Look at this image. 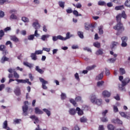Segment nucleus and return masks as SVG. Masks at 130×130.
Returning a JSON list of instances; mask_svg holds the SVG:
<instances>
[{"label":"nucleus","mask_w":130,"mask_h":130,"mask_svg":"<svg viewBox=\"0 0 130 130\" xmlns=\"http://www.w3.org/2000/svg\"><path fill=\"white\" fill-rule=\"evenodd\" d=\"M113 28L117 31V35H120L124 31V27L121 22L117 23V25L113 27Z\"/></svg>","instance_id":"obj_1"},{"label":"nucleus","mask_w":130,"mask_h":130,"mask_svg":"<svg viewBox=\"0 0 130 130\" xmlns=\"http://www.w3.org/2000/svg\"><path fill=\"white\" fill-rule=\"evenodd\" d=\"M130 82V79L128 78H125L123 81H122V84L119 85V88L120 90H122V91L124 90V86H126L128 83Z\"/></svg>","instance_id":"obj_2"},{"label":"nucleus","mask_w":130,"mask_h":130,"mask_svg":"<svg viewBox=\"0 0 130 130\" xmlns=\"http://www.w3.org/2000/svg\"><path fill=\"white\" fill-rule=\"evenodd\" d=\"M116 18L117 23H120V22H121V18L126 19V14H125L124 11H123L121 14H118Z\"/></svg>","instance_id":"obj_3"},{"label":"nucleus","mask_w":130,"mask_h":130,"mask_svg":"<svg viewBox=\"0 0 130 130\" xmlns=\"http://www.w3.org/2000/svg\"><path fill=\"white\" fill-rule=\"evenodd\" d=\"M24 105L22 107L23 114L24 116H27L28 115V113H27L28 111V102H24Z\"/></svg>","instance_id":"obj_4"},{"label":"nucleus","mask_w":130,"mask_h":130,"mask_svg":"<svg viewBox=\"0 0 130 130\" xmlns=\"http://www.w3.org/2000/svg\"><path fill=\"white\" fill-rule=\"evenodd\" d=\"M95 28V26L92 24L85 23V30H91V32H93V29Z\"/></svg>","instance_id":"obj_5"},{"label":"nucleus","mask_w":130,"mask_h":130,"mask_svg":"<svg viewBox=\"0 0 130 130\" xmlns=\"http://www.w3.org/2000/svg\"><path fill=\"white\" fill-rule=\"evenodd\" d=\"M39 80H40V82H41V83L42 84L43 89H44V90H47V86H46V85H45V84H48V81L45 80L44 79H43L41 77L39 78Z\"/></svg>","instance_id":"obj_6"},{"label":"nucleus","mask_w":130,"mask_h":130,"mask_svg":"<svg viewBox=\"0 0 130 130\" xmlns=\"http://www.w3.org/2000/svg\"><path fill=\"white\" fill-rule=\"evenodd\" d=\"M32 27L38 30V29L40 28V24H39V22H38V20H36V22L32 23Z\"/></svg>","instance_id":"obj_7"},{"label":"nucleus","mask_w":130,"mask_h":130,"mask_svg":"<svg viewBox=\"0 0 130 130\" xmlns=\"http://www.w3.org/2000/svg\"><path fill=\"white\" fill-rule=\"evenodd\" d=\"M90 100L91 103L95 104V103H96V101L97 100V97L96 96V95L92 94L91 95H90Z\"/></svg>","instance_id":"obj_8"},{"label":"nucleus","mask_w":130,"mask_h":130,"mask_svg":"<svg viewBox=\"0 0 130 130\" xmlns=\"http://www.w3.org/2000/svg\"><path fill=\"white\" fill-rule=\"evenodd\" d=\"M119 114H120L121 116L122 117H124V118H127V119H129L130 118V114L127 113H124L123 112H120Z\"/></svg>","instance_id":"obj_9"},{"label":"nucleus","mask_w":130,"mask_h":130,"mask_svg":"<svg viewBox=\"0 0 130 130\" xmlns=\"http://www.w3.org/2000/svg\"><path fill=\"white\" fill-rule=\"evenodd\" d=\"M10 40L14 42H20V40L15 35L10 36Z\"/></svg>","instance_id":"obj_10"},{"label":"nucleus","mask_w":130,"mask_h":130,"mask_svg":"<svg viewBox=\"0 0 130 130\" xmlns=\"http://www.w3.org/2000/svg\"><path fill=\"white\" fill-rule=\"evenodd\" d=\"M15 95L16 96H19V95H21V89H20V87L17 86L14 91Z\"/></svg>","instance_id":"obj_11"},{"label":"nucleus","mask_w":130,"mask_h":130,"mask_svg":"<svg viewBox=\"0 0 130 130\" xmlns=\"http://www.w3.org/2000/svg\"><path fill=\"white\" fill-rule=\"evenodd\" d=\"M62 40H62V36L59 35L57 36H53L52 37V40L53 41H57V40Z\"/></svg>","instance_id":"obj_12"},{"label":"nucleus","mask_w":130,"mask_h":130,"mask_svg":"<svg viewBox=\"0 0 130 130\" xmlns=\"http://www.w3.org/2000/svg\"><path fill=\"white\" fill-rule=\"evenodd\" d=\"M73 35H71V32H68L66 34V37L64 38L63 37H62V40L63 41H66V40H68V39H70V38H71V37H73Z\"/></svg>","instance_id":"obj_13"},{"label":"nucleus","mask_w":130,"mask_h":130,"mask_svg":"<svg viewBox=\"0 0 130 130\" xmlns=\"http://www.w3.org/2000/svg\"><path fill=\"white\" fill-rule=\"evenodd\" d=\"M24 66H25V67H27V68H29V69H32L33 67H34V64L32 63H30L27 61L23 62Z\"/></svg>","instance_id":"obj_14"},{"label":"nucleus","mask_w":130,"mask_h":130,"mask_svg":"<svg viewBox=\"0 0 130 130\" xmlns=\"http://www.w3.org/2000/svg\"><path fill=\"white\" fill-rule=\"evenodd\" d=\"M103 95L105 97L109 98L110 97V95H111V93L107 90H105L102 93Z\"/></svg>","instance_id":"obj_15"},{"label":"nucleus","mask_w":130,"mask_h":130,"mask_svg":"<svg viewBox=\"0 0 130 130\" xmlns=\"http://www.w3.org/2000/svg\"><path fill=\"white\" fill-rule=\"evenodd\" d=\"M30 118H31V119H34L35 121L34 122L35 124L39 122V119H38V117H36L35 115L30 116Z\"/></svg>","instance_id":"obj_16"},{"label":"nucleus","mask_w":130,"mask_h":130,"mask_svg":"<svg viewBox=\"0 0 130 130\" xmlns=\"http://www.w3.org/2000/svg\"><path fill=\"white\" fill-rule=\"evenodd\" d=\"M35 70L37 72H38V73H39V74H42L44 73V71L40 69L39 66H36Z\"/></svg>","instance_id":"obj_17"},{"label":"nucleus","mask_w":130,"mask_h":130,"mask_svg":"<svg viewBox=\"0 0 130 130\" xmlns=\"http://www.w3.org/2000/svg\"><path fill=\"white\" fill-rule=\"evenodd\" d=\"M119 45V43L117 42H112V46H111V48L112 49H114L116 47L118 46Z\"/></svg>","instance_id":"obj_18"},{"label":"nucleus","mask_w":130,"mask_h":130,"mask_svg":"<svg viewBox=\"0 0 130 130\" xmlns=\"http://www.w3.org/2000/svg\"><path fill=\"white\" fill-rule=\"evenodd\" d=\"M83 111V110H81V109L79 107L76 108V111H78V114L80 116L84 114V112Z\"/></svg>","instance_id":"obj_19"},{"label":"nucleus","mask_w":130,"mask_h":130,"mask_svg":"<svg viewBox=\"0 0 130 130\" xmlns=\"http://www.w3.org/2000/svg\"><path fill=\"white\" fill-rule=\"evenodd\" d=\"M9 58L8 57H7L5 55L2 57L1 60V62L2 63H5L6 61H8Z\"/></svg>","instance_id":"obj_20"},{"label":"nucleus","mask_w":130,"mask_h":130,"mask_svg":"<svg viewBox=\"0 0 130 130\" xmlns=\"http://www.w3.org/2000/svg\"><path fill=\"white\" fill-rule=\"evenodd\" d=\"M35 110L36 114H43V111L37 107L35 108Z\"/></svg>","instance_id":"obj_21"},{"label":"nucleus","mask_w":130,"mask_h":130,"mask_svg":"<svg viewBox=\"0 0 130 130\" xmlns=\"http://www.w3.org/2000/svg\"><path fill=\"white\" fill-rule=\"evenodd\" d=\"M112 122H114V123H118L119 124H122V121L119 119H113L112 120Z\"/></svg>","instance_id":"obj_22"},{"label":"nucleus","mask_w":130,"mask_h":130,"mask_svg":"<svg viewBox=\"0 0 130 130\" xmlns=\"http://www.w3.org/2000/svg\"><path fill=\"white\" fill-rule=\"evenodd\" d=\"M69 112L71 115H75L76 114V110L74 108L70 109Z\"/></svg>","instance_id":"obj_23"},{"label":"nucleus","mask_w":130,"mask_h":130,"mask_svg":"<svg viewBox=\"0 0 130 130\" xmlns=\"http://www.w3.org/2000/svg\"><path fill=\"white\" fill-rule=\"evenodd\" d=\"M50 36H49V35H44L41 36V39L43 41H45V40L47 39V38H49V37Z\"/></svg>","instance_id":"obj_24"},{"label":"nucleus","mask_w":130,"mask_h":130,"mask_svg":"<svg viewBox=\"0 0 130 130\" xmlns=\"http://www.w3.org/2000/svg\"><path fill=\"white\" fill-rule=\"evenodd\" d=\"M10 20H18V17L15 14L12 13L10 17Z\"/></svg>","instance_id":"obj_25"},{"label":"nucleus","mask_w":130,"mask_h":130,"mask_svg":"<svg viewBox=\"0 0 130 130\" xmlns=\"http://www.w3.org/2000/svg\"><path fill=\"white\" fill-rule=\"evenodd\" d=\"M102 79H103V72H102L96 77V80H102Z\"/></svg>","instance_id":"obj_26"},{"label":"nucleus","mask_w":130,"mask_h":130,"mask_svg":"<svg viewBox=\"0 0 130 130\" xmlns=\"http://www.w3.org/2000/svg\"><path fill=\"white\" fill-rule=\"evenodd\" d=\"M93 45L94 47H96V48H100L101 47V44L98 42L93 43Z\"/></svg>","instance_id":"obj_27"},{"label":"nucleus","mask_w":130,"mask_h":130,"mask_svg":"<svg viewBox=\"0 0 130 130\" xmlns=\"http://www.w3.org/2000/svg\"><path fill=\"white\" fill-rule=\"evenodd\" d=\"M65 4H66V3L64 2H62V1L58 2V5L60 8H62V9H64Z\"/></svg>","instance_id":"obj_28"},{"label":"nucleus","mask_w":130,"mask_h":130,"mask_svg":"<svg viewBox=\"0 0 130 130\" xmlns=\"http://www.w3.org/2000/svg\"><path fill=\"white\" fill-rule=\"evenodd\" d=\"M43 111L44 112H45L48 116H50L51 115V113H50V111L48 110L47 109H43Z\"/></svg>","instance_id":"obj_29"},{"label":"nucleus","mask_w":130,"mask_h":130,"mask_svg":"<svg viewBox=\"0 0 130 130\" xmlns=\"http://www.w3.org/2000/svg\"><path fill=\"white\" fill-rule=\"evenodd\" d=\"M30 57L32 60H37V56H36V54H35V53H31L30 54Z\"/></svg>","instance_id":"obj_30"},{"label":"nucleus","mask_w":130,"mask_h":130,"mask_svg":"<svg viewBox=\"0 0 130 130\" xmlns=\"http://www.w3.org/2000/svg\"><path fill=\"white\" fill-rule=\"evenodd\" d=\"M96 65H92L91 66H88L86 68L87 71H91V70H94L96 68Z\"/></svg>","instance_id":"obj_31"},{"label":"nucleus","mask_w":130,"mask_h":130,"mask_svg":"<svg viewBox=\"0 0 130 130\" xmlns=\"http://www.w3.org/2000/svg\"><path fill=\"white\" fill-rule=\"evenodd\" d=\"M116 60V58H111L108 60V61L109 62V63H113L115 62Z\"/></svg>","instance_id":"obj_32"},{"label":"nucleus","mask_w":130,"mask_h":130,"mask_svg":"<svg viewBox=\"0 0 130 130\" xmlns=\"http://www.w3.org/2000/svg\"><path fill=\"white\" fill-rule=\"evenodd\" d=\"M94 104H96V105L100 106L101 104H102V100L101 99H96V101H95V103Z\"/></svg>","instance_id":"obj_33"},{"label":"nucleus","mask_w":130,"mask_h":130,"mask_svg":"<svg viewBox=\"0 0 130 130\" xmlns=\"http://www.w3.org/2000/svg\"><path fill=\"white\" fill-rule=\"evenodd\" d=\"M15 81L18 83H22L23 84H26L27 83V81L25 80H23V79H15Z\"/></svg>","instance_id":"obj_34"},{"label":"nucleus","mask_w":130,"mask_h":130,"mask_svg":"<svg viewBox=\"0 0 130 130\" xmlns=\"http://www.w3.org/2000/svg\"><path fill=\"white\" fill-rule=\"evenodd\" d=\"M103 26L101 25L99 27V33L100 34V35H102L103 34Z\"/></svg>","instance_id":"obj_35"},{"label":"nucleus","mask_w":130,"mask_h":130,"mask_svg":"<svg viewBox=\"0 0 130 130\" xmlns=\"http://www.w3.org/2000/svg\"><path fill=\"white\" fill-rule=\"evenodd\" d=\"M96 55H100L103 54V50L102 49H100L96 52Z\"/></svg>","instance_id":"obj_36"},{"label":"nucleus","mask_w":130,"mask_h":130,"mask_svg":"<svg viewBox=\"0 0 130 130\" xmlns=\"http://www.w3.org/2000/svg\"><path fill=\"white\" fill-rule=\"evenodd\" d=\"M20 121H21L20 119H15L13 120V123L14 124H19Z\"/></svg>","instance_id":"obj_37"},{"label":"nucleus","mask_w":130,"mask_h":130,"mask_svg":"<svg viewBox=\"0 0 130 130\" xmlns=\"http://www.w3.org/2000/svg\"><path fill=\"white\" fill-rule=\"evenodd\" d=\"M73 6H74V7H75L77 9H81V8H82V4H81V3H78L76 5L75 4H73Z\"/></svg>","instance_id":"obj_38"},{"label":"nucleus","mask_w":130,"mask_h":130,"mask_svg":"<svg viewBox=\"0 0 130 130\" xmlns=\"http://www.w3.org/2000/svg\"><path fill=\"white\" fill-rule=\"evenodd\" d=\"M6 48H7V47L5 45H0V51H5L6 50Z\"/></svg>","instance_id":"obj_39"},{"label":"nucleus","mask_w":130,"mask_h":130,"mask_svg":"<svg viewBox=\"0 0 130 130\" xmlns=\"http://www.w3.org/2000/svg\"><path fill=\"white\" fill-rule=\"evenodd\" d=\"M21 20L24 23H28L29 22V19L26 17H22Z\"/></svg>","instance_id":"obj_40"},{"label":"nucleus","mask_w":130,"mask_h":130,"mask_svg":"<svg viewBox=\"0 0 130 130\" xmlns=\"http://www.w3.org/2000/svg\"><path fill=\"white\" fill-rule=\"evenodd\" d=\"M104 84V81H99L97 83V86H98V87H102V86H103Z\"/></svg>","instance_id":"obj_41"},{"label":"nucleus","mask_w":130,"mask_h":130,"mask_svg":"<svg viewBox=\"0 0 130 130\" xmlns=\"http://www.w3.org/2000/svg\"><path fill=\"white\" fill-rule=\"evenodd\" d=\"M70 102H71V103H72L74 105V106H75V107L77 106V103H76V101H75V100L73 99H70Z\"/></svg>","instance_id":"obj_42"},{"label":"nucleus","mask_w":130,"mask_h":130,"mask_svg":"<svg viewBox=\"0 0 130 130\" xmlns=\"http://www.w3.org/2000/svg\"><path fill=\"white\" fill-rule=\"evenodd\" d=\"M82 110L84 111H88L89 110V107L86 105H83L82 107Z\"/></svg>","instance_id":"obj_43"},{"label":"nucleus","mask_w":130,"mask_h":130,"mask_svg":"<svg viewBox=\"0 0 130 130\" xmlns=\"http://www.w3.org/2000/svg\"><path fill=\"white\" fill-rule=\"evenodd\" d=\"M13 75H14V78H15V79H18L20 78V75H19L18 73H17V72H16V71H14Z\"/></svg>","instance_id":"obj_44"},{"label":"nucleus","mask_w":130,"mask_h":130,"mask_svg":"<svg viewBox=\"0 0 130 130\" xmlns=\"http://www.w3.org/2000/svg\"><path fill=\"white\" fill-rule=\"evenodd\" d=\"M5 36V31L3 30H0V40H2V38Z\"/></svg>","instance_id":"obj_45"},{"label":"nucleus","mask_w":130,"mask_h":130,"mask_svg":"<svg viewBox=\"0 0 130 130\" xmlns=\"http://www.w3.org/2000/svg\"><path fill=\"white\" fill-rule=\"evenodd\" d=\"M119 72L121 75H124L125 74V70L123 68H120Z\"/></svg>","instance_id":"obj_46"},{"label":"nucleus","mask_w":130,"mask_h":130,"mask_svg":"<svg viewBox=\"0 0 130 130\" xmlns=\"http://www.w3.org/2000/svg\"><path fill=\"white\" fill-rule=\"evenodd\" d=\"M7 127H8V121L6 120L3 123V128L7 129Z\"/></svg>","instance_id":"obj_47"},{"label":"nucleus","mask_w":130,"mask_h":130,"mask_svg":"<svg viewBox=\"0 0 130 130\" xmlns=\"http://www.w3.org/2000/svg\"><path fill=\"white\" fill-rule=\"evenodd\" d=\"M66 98H67V94H66V93L62 92L61 94V99L62 100H64V99H66Z\"/></svg>","instance_id":"obj_48"},{"label":"nucleus","mask_w":130,"mask_h":130,"mask_svg":"<svg viewBox=\"0 0 130 130\" xmlns=\"http://www.w3.org/2000/svg\"><path fill=\"white\" fill-rule=\"evenodd\" d=\"M99 6H106V3L104 1H99L98 2Z\"/></svg>","instance_id":"obj_49"},{"label":"nucleus","mask_w":130,"mask_h":130,"mask_svg":"<svg viewBox=\"0 0 130 130\" xmlns=\"http://www.w3.org/2000/svg\"><path fill=\"white\" fill-rule=\"evenodd\" d=\"M124 8L123 6H117L115 8V10L118 11L119 10H122Z\"/></svg>","instance_id":"obj_50"},{"label":"nucleus","mask_w":130,"mask_h":130,"mask_svg":"<svg viewBox=\"0 0 130 130\" xmlns=\"http://www.w3.org/2000/svg\"><path fill=\"white\" fill-rule=\"evenodd\" d=\"M78 35L80 37V38H81V39H83V38H84V35H83V32L78 31Z\"/></svg>","instance_id":"obj_51"},{"label":"nucleus","mask_w":130,"mask_h":130,"mask_svg":"<svg viewBox=\"0 0 130 130\" xmlns=\"http://www.w3.org/2000/svg\"><path fill=\"white\" fill-rule=\"evenodd\" d=\"M108 128L109 130H114V126L112 124L108 125Z\"/></svg>","instance_id":"obj_52"},{"label":"nucleus","mask_w":130,"mask_h":130,"mask_svg":"<svg viewBox=\"0 0 130 130\" xmlns=\"http://www.w3.org/2000/svg\"><path fill=\"white\" fill-rule=\"evenodd\" d=\"M87 118L85 117H82L81 118H80L81 122H87Z\"/></svg>","instance_id":"obj_53"},{"label":"nucleus","mask_w":130,"mask_h":130,"mask_svg":"<svg viewBox=\"0 0 130 130\" xmlns=\"http://www.w3.org/2000/svg\"><path fill=\"white\" fill-rule=\"evenodd\" d=\"M34 37H35L34 35H30L28 36L27 39L28 40H34Z\"/></svg>","instance_id":"obj_54"},{"label":"nucleus","mask_w":130,"mask_h":130,"mask_svg":"<svg viewBox=\"0 0 130 130\" xmlns=\"http://www.w3.org/2000/svg\"><path fill=\"white\" fill-rule=\"evenodd\" d=\"M125 6L128 8H130V0H127L125 2Z\"/></svg>","instance_id":"obj_55"},{"label":"nucleus","mask_w":130,"mask_h":130,"mask_svg":"<svg viewBox=\"0 0 130 130\" xmlns=\"http://www.w3.org/2000/svg\"><path fill=\"white\" fill-rule=\"evenodd\" d=\"M113 107V109L114 112L115 113L118 112V108H117V106L114 105Z\"/></svg>","instance_id":"obj_56"},{"label":"nucleus","mask_w":130,"mask_h":130,"mask_svg":"<svg viewBox=\"0 0 130 130\" xmlns=\"http://www.w3.org/2000/svg\"><path fill=\"white\" fill-rule=\"evenodd\" d=\"M35 53L37 55L42 54V53H43V51L42 50H36Z\"/></svg>","instance_id":"obj_57"},{"label":"nucleus","mask_w":130,"mask_h":130,"mask_svg":"<svg viewBox=\"0 0 130 130\" xmlns=\"http://www.w3.org/2000/svg\"><path fill=\"white\" fill-rule=\"evenodd\" d=\"M121 39L122 42H126L127 41V37H122Z\"/></svg>","instance_id":"obj_58"},{"label":"nucleus","mask_w":130,"mask_h":130,"mask_svg":"<svg viewBox=\"0 0 130 130\" xmlns=\"http://www.w3.org/2000/svg\"><path fill=\"white\" fill-rule=\"evenodd\" d=\"M34 35L36 37H39V36H40V35L38 34V30L37 29L35 30V34Z\"/></svg>","instance_id":"obj_59"},{"label":"nucleus","mask_w":130,"mask_h":130,"mask_svg":"<svg viewBox=\"0 0 130 130\" xmlns=\"http://www.w3.org/2000/svg\"><path fill=\"white\" fill-rule=\"evenodd\" d=\"M121 46L122 47H126L127 46V43H126V42H122Z\"/></svg>","instance_id":"obj_60"},{"label":"nucleus","mask_w":130,"mask_h":130,"mask_svg":"<svg viewBox=\"0 0 130 130\" xmlns=\"http://www.w3.org/2000/svg\"><path fill=\"white\" fill-rule=\"evenodd\" d=\"M20 33L21 35H23V36H25V35H26V34H27V32L25 30L20 31Z\"/></svg>","instance_id":"obj_61"},{"label":"nucleus","mask_w":130,"mask_h":130,"mask_svg":"<svg viewBox=\"0 0 130 130\" xmlns=\"http://www.w3.org/2000/svg\"><path fill=\"white\" fill-rule=\"evenodd\" d=\"M5 17V12L2 11H0V18H4Z\"/></svg>","instance_id":"obj_62"},{"label":"nucleus","mask_w":130,"mask_h":130,"mask_svg":"<svg viewBox=\"0 0 130 130\" xmlns=\"http://www.w3.org/2000/svg\"><path fill=\"white\" fill-rule=\"evenodd\" d=\"M75 79L77 80V81H80V77H79V74H78V73H76L75 74Z\"/></svg>","instance_id":"obj_63"},{"label":"nucleus","mask_w":130,"mask_h":130,"mask_svg":"<svg viewBox=\"0 0 130 130\" xmlns=\"http://www.w3.org/2000/svg\"><path fill=\"white\" fill-rule=\"evenodd\" d=\"M6 91L8 92V93H12V88L10 87H7Z\"/></svg>","instance_id":"obj_64"}]
</instances>
